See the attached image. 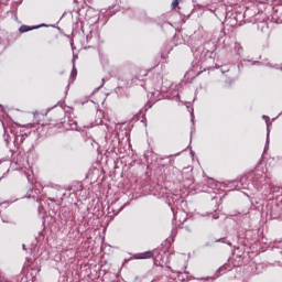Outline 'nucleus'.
I'll return each mask as SVG.
<instances>
[{"instance_id":"19","label":"nucleus","mask_w":282,"mask_h":282,"mask_svg":"<svg viewBox=\"0 0 282 282\" xmlns=\"http://www.w3.org/2000/svg\"><path fill=\"white\" fill-rule=\"evenodd\" d=\"M22 248H23V250H26V249H25V245H22Z\"/></svg>"},{"instance_id":"8","label":"nucleus","mask_w":282,"mask_h":282,"mask_svg":"<svg viewBox=\"0 0 282 282\" xmlns=\"http://www.w3.org/2000/svg\"><path fill=\"white\" fill-rule=\"evenodd\" d=\"M180 1L182 0H173L172 1V9L175 10V8H177L180 6Z\"/></svg>"},{"instance_id":"23","label":"nucleus","mask_w":282,"mask_h":282,"mask_svg":"<svg viewBox=\"0 0 282 282\" xmlns=\"http://www.w3.org/2000/svg\"><path fill=\"white\" fill-rule=\"evenodd\" d=\"M186 230H187V231H191V229H189L188 227H186Z\"/></svg>"},{"instance_id":"21","label":"nucleus","mask_w":282,"mask_h":282,"mask_svg":"<svg viewBox=\"0 0 282 282\" xmlns=\"http://www.w3.org/2000/svg\"><path fill=\"white\" fill-rule=\"evenodd\" d=\"M228 70H229L228 68H227V69H225V70L223 69V73H224V72H228Z\"/></svg>"},{"instance_id":"3","label":"nucleus","mask_w":282,"mask_h":282,"mask_svg":"<svg viewBox=\"0 0 282 282\" xmlns=\"http://www.w3.org/2000/svg\"><path fill=\"white\" fill-rule=\"evenodd\" d=\"M232 268H235V265L230 264V263H225L223 264L217 271H216V276H221L224 274H226V272H230V270H232Z\"/></svg>"},{"instance_id":"11","label":"nucleus","mask_w":282,"mask_h":282,"mask_svg":"<svg viewBox=\"0 0 282 282\" xmlns=\"http://www.w3.org/2000/svg\"><path fill=\"white\" fill-rule=\"evenodd\" d=\"M262 118H263V120H265V123L268 124V121L270 120V117H268V116H262Z\"/></svg>"},{"instance_id":"14","label":"nucleus","mask_w":282,"mask_h":282,"mask_svg":"<svg viewBox=\"0 0 282 282\" xmlns=\"http://www.w3.org/2000/svg\"><path fill=\"white\" fill-rule=\"evenodd\" d=\"M213 219H219V216L213 215Z\"/></svg>"},{"instance_id":"7","label":"nucleus","mask_w":282,"mask_h":282,"mask_svg":"<svg viewBox=\"0 0 282 282\" xmlns=\"http://www.w3.org/2000/svg\"><path fill=\"white\" fill-rule=\"evenodd\" d=\"M269 144H270V131H268V133H267V144L264 147V151H268Z\"/></svg>"},{"instance_id":"1","label":"nucleus","mask_w":282,"mask_h":282,"mask_svg":"<svg viewBox=\"0 0 282 282\" xmlns=\"http://www.w3.org/2000/svg\"><path fill=\"white\" fill-rule=\"evenodd\" d=\"M240 184L242 188H256L257 191H261L264 186L270 184V177L265 174V170L256 169L252 172H249L247 175L240 178Z\"/></svg>"},{"instance_id":"4","label":"nucleus","mask_w":282,"mask_h":282,"mask_svg":"<svg viewBox=\"0 0 282 282\" xmlns=\"http://www.w3.org/2000/svg\"><path fill=\"white\" fill-rule=\"evenodd\" d=\"M39 28H47V24H40L37 26L21 25L19 32L25 34V32H32V30H39Z\"/></svg>"},{"instance_id":"2","label":"nucleus","mask_w":282,"mask_h":282,"mask_svg":"<svg viewBox=\"0 0 282 282\" xmlns=\"http://www.w3.org/2000/svg\"><path fill=\"white\" fill-rule=\"evenodd\" d=\"M64 129L68 131H76L78 129V123L76 120L72 119V117L67 116L64 118V121L62 122Z\"/></svg>"},{"instance_id":"5","label":"nucleus","mask_w":282,"mask_h":282,"mask_svg":"<svg viewBox=\"0 0 282 282\" xmlns=\"http://www.w3.org/2000/svg\"><path fill=\"white\" fill-rule=\"evenodd\" d=\"M153 257V251H145L140 253L135 259H151Z\"/></svg>"},{"instance_id":"22","label":"nucleus","mask_w":282,"mask_h":282,"mask_svg":"<svg viewBox=\"0 0 282 282\" xmlns=\"http://www.w3.org/2000/svg\"><path fill=\"white\" fill-rule=\"evenodd\" d=\"M66 89H69V84L66 86Z\"/></svg>"},{"instance_id":"12","label":"nucleus","mask_w":282,"mask_h":282,"mask_svg":"<svg viewBox=\"0 0 282 282\" xmlns=\"http://www.w3.org/2000/svg\"><path fill=\"white\" fill-rule=\"evenodd\" d=\"M224 239H226V238L216 239L215 242H216V243H219L220 241H223V243H225Z\"/></svg>"},{"instance_id":"10","label":"nucleus","mask_w":282,"mask_h":282,"mask_svg":"<svg viewBox=\"0 0 282 282\" xmlns=\"http://www.w3.org/2000/svg\"><path fill=\"white\" fill-rule=\"evenodd\" d=\"M74 76H76V66H74V64H73V70L70 73V78H74Z\"/></svg>"},{"instance_id":"18","label":"nucleus","mask_w":282,"mask_h":282,"mask_svg":"<svg viewBox=\"0 0 282 282\" xmlns=\"http://www.w3.org/2000/svg\"><path fill=\"white\" fill-rule=\"evenodd\" d=\"M174 219H177V214H174Z\"/></svg>"},{"instance_id":"16","label":"nucleus","mask_w":282,"mask_h":282,"mask_svg":"<svg viewBox=\"0 0 282 282\" xmlns=\"http://www.w3.org/2000/svg\"><path fill=\"white\" fill-rule=\"evenodd\" d=\"M184 221H186V218H184L183 220L180 219V223H181V224H184Z\"/></svg>"},{"instance_id":"6","label":"nucleus","mask_w":282,"mask_h":282,"mask_svg":"<svg viewBox=\"0 0 282 282\" xmlns=\"http://www.w3.org/2000/svg\"><path fill=\"white\" fill-rule=\"evenodd\" d=\"M252 65H263L264 67H274L270 62L264 61V62H253Z\"/></svg>"},{"instance_id":"17","label":"nucleus","mask_w":282,"mask_h":282,"mask_svg":"<svg viewBox=\"0 0 282 282\" xmlns=\"http://www.w3.org/2000/svg\"><path fill=\"white\" fill-rule=\"evenodd\" d=\"M105 85V78H102V84H101V86H104Z\"/></svg>"},{"instance_id":"20","label":"nucleus","mask_w":282,"mask_h":282,"mask_svg":"<svg viewBox=\"0 0 282 282\" xmlns=\"http://www.w3.org/2000/svg\"><path fill=\"white\" fill-rule=\"evenodd\" d=\"M87 41H89V35L86 36Z\"/></svg>"},{"instance_id":"15","label":"nucleus","mask_w":282,"mask_h":282,"mask_svg":"<svg viewBox=\"0 0 282 282\" xmlns=\"http://www.w3.org/2000/svg\"><path fill=\"white\" fill-rule=\"evenodd\" d=\"M192 122H195V116L192 115Z\"/></svg>"},{"instance_id":"9","label":"nucleus","mask_w":282,"mask_h":282,"mask_svg":"<svg viewBox=\"0 0 282 282\" xmlns=\"http://www.w3.org/2000/svg\"><path fill=\"white\" fill-rule=\"evenodd\" d=\"M235 50H237L238 54H241V52H243V47H241V45L237 43H236Z\"/></svg>"},{"instance_id":"13","label":"nucleus","mask_w":282,"mask_h":282,"mask_svg":"<svg viewBox=\"0 0 282 282\" xmlns=\"http://www.w3.org/2000/svg\"><path fill=\"white\" fill-rule=\"evenodd\" d=\"M271 215H278V214L274 212V208L271 209Z\"/></svg>"}]
</instances>
